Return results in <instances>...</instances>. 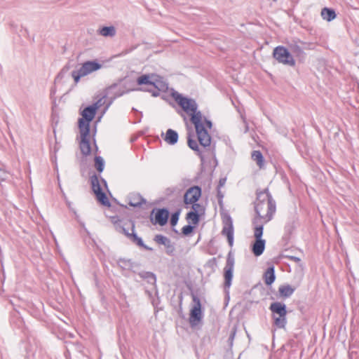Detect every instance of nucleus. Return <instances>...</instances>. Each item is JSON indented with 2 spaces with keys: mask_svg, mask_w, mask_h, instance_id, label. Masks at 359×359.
Instances as JSON below:
<instances>
[{
  "mask_svg": "<svg viewBox=\"0 0 359 359\" xmlns=\"http://www.w3.org/2000/svg\"><path fill=\"white\" fill-rule=\"evenodd\" d=\"M154 76H149V74H144L138 77L137 83L138 85H146L145 88H151L152 79Z\"/></svg>",
  "mask_w": 359,
  "mask_h": 359,
  "instance_id": "nucleus-24",
  "label": "nucleus"
},
{
  "mask_svg": "<svg viewBox=\"0 0 359 359\" xmlns=\"http://www.w3.org/2000/svg\"><path fill=\"white\" fill-rule=\"evenodd\" d=\"M234 267V257L231 252L229 253L226 259V266L224 269V287L229 288L231 285L233 278V271Z\"/></svg>",
  "mask_w": 359,
  "mask_h": 359,
  "instance_id": "nucleus-10",
  "label": "nucleus"
},
{
  "mask_svg": "<svg viewBox=\"0 0 359 359\" xmlns=\"http://www.w3.org/2000/svg\"><path fill=\"white\" fill-rule=\"evenodd\" d=\"M201 196V189L198 186H194L187 190L184 196V202L186 205L196 203Z\"/></svg>",
  "mask_w": 359,
  "mask_h": 359,
  "instance_id": "nucleus-13",
  "label": "nucleus"
},
{
  "mask_svg": "<svg viewBox=\"0 0 359 359\" xmlns=\"http://www.w3.org/2000/svg\"><path fill=\"white\" fill-rule=\"evenodd\" d=\"M70 67L69 65H66L60 71V72L58 74L57 76H62L64 74H65L69 69Z\"/></svg>",
  "mask_w": 359,
  "mask_h": 359,
  "instance_id": "nucleus-39",
  "label": "nucleus"
},
{
  "mask_svg": "<svg viewBox=\"0 0 359 359\" xmlns=\"http://www.w3.org/2000/svg\"><path fill=\"white\" fill-rule=\"evenodd\" d=\"M118 231L123 234H124L128 239L130 238L131 233H129L128 230H127L125 227L121 226L119 228Z\"/></svg>",
  "mask_w": 359,
  "mask_h": 359,
  "instance_id": "nucleus-37",
  "label": "nucleus"
},
{
  "mask_svg": "<svg viewBox=\"0 0 359 359\" xmlns=\"http://www.w3.org/2000/svg\"><path fill=\"white\" fill-rule=\"evenodd\" d=\"M90 183L92 189L96 195L98 201L100 202L103 205L109 207L110 202L108 200L105 193L102 191L98 177L95 174L90 177Z\"/></svg>",
  "mask_w": 359,
  "mask_h": 359,
  "instance_id": "nucleus-8",
  "label": "nucleus"
},
{
  "mask_svg": "<svg viewBox=\"0 0 359 359\" xmlns=\"http://www.w3.org/2000/svg\"><path fill=\"white\" fill-rule=\"evenodd\" d=\"M101 180H102V182L103 183V184L104 185V187H107V182L104 179H102Z\"/></svg>",
  "mask_w": 359,
  "mask_h": 359,
  "instance_id": "nucleus-44",
  "label": "nucleus"
},
{
  "mask_svg": "<svg viewBox=\"0 0 359 359\" xmlns=\"http://www.w3.org/2000/svg\"><path fill=\"white\" fill-rule=\"evenodd\" d=\"M192 299L194 302V306L192 307L190 312V323L191 324L195 323L196 322L200 321L202 318L201 313V304L200 299L196 296L193 294Z\"/></svg>",
  "mask_w": 359,
  "mask_h": 359,
  "instance_id": "nucleus-11",
  "label": "nucleus"
},
{
  "mask_svg": "<svg viewBox=\"0 0 359 359\" xmlns=\"http://www.w3.org/2000/svg\"><path fill=\"white\" fill-rule=\"evenodd\" d=\"M8 177V173L4 169L0 168V184L6 181Z\"/></svg>",
  "mask_w": 359,
  "mask_h": 359,
  "instance_id": "nucleus-33",
  "label": "nucleus"
},
{
  "mask_svg": "<svg viewBox=\"0 0 359 359\" xmlns=\"http://www.w3.org/2000/svg\"><path fill=\"white\" fill-rule=\"evenodd\" d=\"M217 197L219 199L222 200L224 197L223 194L222 193L220 189L217 188Z\"/></svg>",
  "mask_w": 359,
  "mask_h": 359,
  "instance_id": "nucleus-42",
  "label": "nucleus"
},
{
  "mask_svg": "<svg viewBox=\"0 0 359 359\" xmlns=\"http://www.w3.org/2000/svg\"><path fill=\"white\" fill-rule=\"evenodd\" d=\"M147 201L140 194H131L128 196V204L132 207H140Z\"/></svg>",
  "mask_w": 359,
  "mask_h": 359,
  "instance_id": "nucleus-16",
  "label": "nucleus"
},
{
  "mask_svg": "<svg viewBox=\"0 0 359 359\" xmlns=\"http://www.w3.org/2000/svg\"><path fill=\"white\" fill-rule=\"evenodd\" d=\"M179 215H180V213L178 212H174L173 214H172L170 221V225L172 226H175L177 224L178 219H179Z\"/></svg>",
  "mask_w": 359,
  "mask_h": 359,
  "instance_id": "nucleus-32",
  "label": "nucleus"
},
{
  "mask_svg": "<svg viewBox=\"0 0 359 359\" xmlns=\"http://www.w3.org/2000/svg\"><path fill=\"white\" fill-rule=\"evenodd\" d=\"M79 128L81 134L80 149L83 156H88L90 154L91 147L89 140L90 128L87 123L84 125L83 119L79 118Z\"/></svg>",
  "mask_w": 359,
  "mask_h": 359,
  "instance_id": "nucleus-5",
  "label": "nucleus"
},
{
  "mask_svg": "<svg viewBox=\"0 0 359 359\" xmlns=\"http://www.w3.org/2000/svg\"><path fill=\"white\" fill-rule=\"evenodd\" d=\"M117 264L123 270H131L133 268V262L131 259L120 258L117 261Z\"/></svg>",
  "mask_w": 359,
  "mask_h": 359,
  "instance_id": "nucleus-26",
  "label": "nucleus"
},
{
  "mask_svg": "<svg viewBox=\"0 0 359 359\" xmlns=\"http://www.w3.org/2000/svg\"><path fill=\"white\" fill-rule=\"evenodd\" d=\"M273 56L279 63L290 67L295 65V60L293 56L284 46H278L276 47L273 52Z\"/></svg>",
  "mask_w": 359,
  "mask_h": 359,
  "instance_id": "nucleus-7",
  "label": "nucleus"
},
{
  "mask_svg": "<svg viewBox=\"0 0 359 359\" xmlns=\"http://www.w3.org/2000/svg\"><path fill=\"white\" fill-rule=\"evenodd\" d=\"M170 238L168 237L163 236L161 234H157L155 236L154 241L159 245H166V243H168Z\"/></svg>",
  "mask_w": 359,
  "mask_h": 359,
  "instance_id": "nucleus-29",
  "label": "nucleus"
},
{
  "mask_svg": "<svg viewBox=\"0 0 359 359\" xmlns=\"http://www.w3.org/2000/svg\"><path fill=\"white\" fill-rule=\"evenodd\" d=\"M290 49L295 53L300 55L303 53L302 48L297 44H291Z\"/></svg>",
  "mask_w": 359,
  "mask_h": 359,
  "instance_id": "nucleus-35",
  "label": "nucleus"
},
{
  "mask_svg": "<svg viewBox=\"0 0 359 359\" xmlns=\"http://www.w3.org/2000/svg\"><path fill=\"white\" fill-rule=\"evenodd\" d=\"M187 143L189 147L194 151H199V147L196 140L191 139V136L189 135Z\"/></svg>",
  "mask_w": 359,
  "mask_h": 359,
  "instance_id": "nucleus-31",
  "label": "nucleus"
},
{
  "mask_svg": "<svg viewBox=\"0 0 359 359\" xmlns=\"http://www.w3.org/2000/svg\"><path fill=\"white\" fill-rule=\"evenodd\" d=\"M290 259L291 260H293L295 262H299L301 261L300 258L297 257H294V256H292L290 257Z\"/></svg>",
  "mask_w": 359,
  "mask_h": 359,
  "instance_id": "nucleus-43",
  "label": "nucleus"
},
{
  "mask_svg": "<svg viewBox=\"0 0 359 359\" xmlns=\"http://www.w3.org/2000/svg\"><path fill=\"white\" fill-rule=\"evenodd\" d=\"M101 100H99L96 103L90 105L86 107L82 111V118L83 119L84 125L87 123L88 128H90V122L94 118L95 115L96 114V110L100 106V102Z\"/></svg>",
  "mask_w": 359,
  "mask_h": 359,
  "instance_id": "nucleus-14",
  "label": "nucleus"
},
{
  "mask_svg": "<svg viewBox=\"0 0 359 359\" xmlns=\"http://www.w3.org/2000/svg\"><path fill=\"white\" fill-rule=\"evenodd\" d=\"M164 246L165 248V252L168 255H174L175 248L170 239L168 241V243H166V245H164Z\"/></svg>",
  "mask_w": 359,
  "mask_h": 359,
  "instance_id": "nucleus-30",
  "label": "nucleus"
},
{
  "mask_svg": "<svg viewBox=\"0 0 359 359\" xmlns=\"http://www.w3.org/2000/svg\"><path fill=\"white\" fill-rule=\"evenodd\" d=\"M264 282L267 285H271L276 279L274 267L271 266L267 269L264 273Z\"/></svg>",
  "mask_w": 359,
  "mask_h": 359,
  "instance_id": "nucleus-21",
  "label": "nucleus"
},
{
  "mask_svg": "<svg viewBox=\"0 0 359 359\" xmlns=\"http://www.w3.org/2000/svg\"><path fill=\"white\" fill-rule=\"evenodd\" d=\"M172 95L179 106L190 116V121L195 126L200 144L203 147H209L211 143V137L205 125L207 128H211L212 122L198 109V104L194 99L184 97L177 92L172 93Z\"/></svg>",
  "mask_w": 359,
  "mask_h": 359,
  "instance_id": "nucleus-1",
  "label": "nucleus"
},
{
  "mask_svg": "<svg viewBox=\"0 0 359 359\" xmlns=\"http://www.w3.org/2000/svg\"><path fill=\"white\" fill-rule=\"evenodd\" d=\"M276 210V202L268 189L257 191V198L255 202V210L257 217L252 221L256 226L262 224V226L272 219Z\"/></svg>",
  "mask_w": 359,
  "mask_h": 359,
  "instance_id": "nucleus-2",
  "label": "nucleus"
},
{
  "mask_svg": "<svg viewBox=\"0 0 359 359\" xmlns=\"http://www.w3.org/2000/svg\"><path fill=\"white\" fill-rule=\"evenodd\" d=\"M320 15L322 18L327 22L334 20L337 17L334 10L327 7L321 10Z\"/></svg>",
  "mask_w": 359,
  "mask_h": 359,
  "instance_id": "nucleus-19",
  "label": "nucleus"
},
{
  "mask_svg": "<svg viewBox=\"0 0 359 359\" xmlns=\"http://www.w3.org/2000/svg\"><path fill=\"white\" fill-rule=\"evenodd\" d=\"M97 34L104 37H114L116 34V30L114 26H104L97 30Z\"/></svg>",
  "mask_w": 359,
  "mask_h": 359,
  "instance_id": "nucleus-18",
  "label": "nucleus"
},
{
  "mask_svg": "<svg viewBox=\"0 0 359 359\" xmlns=\"http://www.w3.org/2000/svg\"><path fill=\"white\" fill-rule=\"evenodd\" d=\"M295 289L289 285H281L278 288V292L281 297L284 298L290 297L294 292Z\"/></svg>",
  "mask_w": 359,
  "mask_h": 359,
  "instance_id": "nucleus-23",
  "label": "nucleus"
},
{
  "mask_svg": "<svg viewBox=\"0 0 359 359\" xmlns=\"http://www.w3.org/2000/svg\"><path fill=\"white\" fill-rule=\"evenodd\" d=\"M102 68V65L95 60L86 61L81 67L72 72V76L75 84H77L82 77L86 76Z\"/></svg>",
  "mask_w": 359,
  "mask_h": 359,
  "instance_id": "nucleus-4",
  "label": "nucleus"
},
{
  "mask_svg": "<svg viewBox=\"0 0 359 359\" xmlns=\"http://www.w3.org/2000/svg\"><path fill=\"white\" fill-rule=\"evenodd\" d=\"M252 159L257 163V165L262 168L264 165V160L263 155L260 151H253L251 155Z\"/></svg>",
  "mask_w": 359,
  "mask_h": 359,
  "instance_id": "nucleus-25",
  "label": "nucleus"
},
{
  "mask_svg": "<svg viewBox=\"0 0 359 359\" xmlns=\"http://www.w3.org/2000/svg\"><path fill=\"white\" fill-rule=\"evenodd\" d=\"M169 212L165 208L158 209L155 215V223L161 226L165 225L168 219Z\"/></svg>",
  "mask_w": 359,
  "mask_h": 359,
  "instance_id": "nucleus-15",
  "label": "nucleus"
},
{
  "mask_svg": "<svg viewBox=\"0 0 359 359\" xmlns=\"http://www.w3.org/2000/svg\"><path fill=\"white\" fill-rule=\"evenodd\" d=\"M193 230H194V226L189 224V225H186V226H183L182 231L183 234L189 235V233H191L193 231Z\"/></svg>",
  "mask_w": 359,
  "mask_h": 359,
  "instance_id": "nucleus-34",
  "label": "nucleus"
},
{
  "mask_svg": "<svg viewBox=\"0 0 359 359\" xmlns=\"http://www.w3.org/2000/svg\"><path fill=\"white\" fill-rule=\"evenodd\" d=\"M223 224L222 234L226 236L229 245L232 247L233 245V226L230 216L224 219Z\"/></svg>",
  "mask_w": 359,
  "mask_h": 359,
  "instance_id": "nucleus-12",
  "label": "nucleus"
},
{
  "mask_svg": "<svg viewBox=\"0 0 359 359\" xmlns=\"http://www.w3.org/2000/svg\"><path fill=\"white\" fill-rule=\"evenodd\" d=\"M248 126H246L245 132L248 131Z\"/></svg>",
  "mask_w": 359,
  "mask_h": 359,
  "instance_id": "nucleus-45",
  "label": "nucleus"
},
{
  "mask_svg": "<svg viewBox=\"0 0 359 359\" xmlns=\"http://www.w3.org/2000/svg\"><path fill=\"white\" fill-rule=\"evenodd\" d=\"M293 229H294V224H293V222L288 223L285 226V230L288 233H291L292 231H293Z\"/></svg>",
  "mask_w": 359,
  "mask_h": 359,
  "instance_id": "nucleus-38",
  "label": "nucleus"
},
{
  "mask_svg": "<svg viewBox=\"0 0 359 359\" xmlns=\"http://www.w3.org/2000/svg\"><path fill=\"white\" fill-rule=\"evenodd\" d=\"M95 167L99 172H102L103 171L104 163L103 158L101 156H97L95 157Z\"/></svg>",
  "mask_w": 359,
  "mask_h": 359,
  "instance_id": "nucleus-28",
  "label": "nucleus"
},
{
  "mask_svg": "<svg viewBox=\"0 0 359 359\" xmlns=\"http://www.w3.org/2000/svg\"><path fill=\"white\" fill-rule=\"evenodd\" d=\"M168 88V83L163 80V78L155 76L152 79L151 88H144V90L151 93L152 96L157 97L161 91L165 92Z\"/></svg>",
  "mask_w": 359,
  "mask_h": 359,
  "instance_id": "nucleus-9",
  "label": "nucleus"
},
{
  "mask_svg": "<svg viewBox=\"0 0 359 359\" xmlns=\"http://www.w3.org/2000/svg\"><path fill=\"white\" fill-rule=\"evenodd\" d=\"M178 134L177 133L172 130V129H168L166 131L165 137L164 138V140L170 145H174L176 144L178 141Z\"/></svg>",
  "mask_w": 359,
  "mask_h": 359,
  "instance_id": "nucleus-20",
  "label": "nucleus"
},
{
  "mask_svg": "<svg viewBox=\"0 0 359 359\" xmlns=\"http://www.w3.org/2000/svg\"><path fill=\"white\" fill-rule=\"evenodd\" d=\"M190 205H192L191 206L192 210L191 212H196V213H198V211L201 208V205L199 203H197L196 202L194 203H191Z\"/></svg>",
  "mask_w": 359,
  "mask_h": 359,
  "instance_id": "nucleus-36",
  "label": "nucleus"
},
{
  "mask_svg": "<svg viewBox=\"0 0 359 359\" xmlns=\"http://www.w3.org/2000/svg\"><path fill=\"white\" fill-rule=\"evenodd\" d=\"M235 334H236V331L234 330L231 333V334L229 336V340L231 341V344H232V341L234 339Z\"/></svg>",
  "mask_w": 359,
  "mask_h": 359,
  "instance_id": "nucleus-41",
  "label": "nucleus"
},
{
  "mask_svg": "<svg viewBox=\"0 0 359 359\" xmlns=\"http://www.w3.org/2000/svg\"><path fill=\"white\" fill-rule=\"evenodd\" d=\"M132 231H133V232L131 233L130 238H129V240L131 242H133V243L136 244L139 247H141L147 250H149V251L153 250V248L144 245L142 239L140 237H138L137 235L135 233L134 224H133V226H132Z\"/></svg>",
  "mask_w": 359,
  "mask_h": 359,
  "instance_id": "nucleus-17",
  "label": "nucleus"
},
{
  "mask_svg": "<svg viewBox=\"0 0 359 359\" xmlns=\"http://www.w3.org/2000/svg\"><path fill=\"white\" fill-rule=\"evenodd\" d=\"M225 183H226V178H221L219 181V184H218L217 188L220 189L225 184Z\"/></svg>",
  "mask_w": 359,
  "mask_h": 359,
  "instance_id": "nucleus-40",
  "label": "nucleus"
},
{
  "mask_svg": "<svg viewBox=\"0 0 359 359\" xmlns=\"http://www.w3.org/2000/svg\"><path fill=\"white\" fill-rule=\"evenodd\" d=\"M264 226L262 224H257L254 226V236L255 241L252 245L253 254L258 257L262 255L265 249V240L262 239Z\"/></svg>",
  "mask_w": 359,
  "mask_h": 359,
  "instance_id": "nucleus-6",
  "label": "nucleus"
},
{
  "mask_svg": "<svg viewBox=\"0 0 359 359\" xmlns=\"http://www.w3.org/2000/svg\"><path fill=\"white\" fill-rule=\"evenodd\" d=\"M186 219L189 221V222H191L193 224L195 225L197 224L199 222V215L196 212H189L187 214Z\"/></svg>",
  "mask_w": 359,
  "mask_h": 359,
  "instance_id": "nucleus-27",
  "label": "nucleus"
},
{
  "mask_svg": "<svg viewBox=\"0 0 359 359\" xmlns=\"http://www.w3.org/2000/svg\"><path fill=\"white\" fill-rule=\"evenodd\" d=\"M138 276L144 280H147L148 283L155 285L156 282V277L154 273L149 271H142L138 273Z\"/></svg>",
  "mask_w": 359,
  "mask_h": 359,
  "instance_id": "nucleus-22",
  "label": "nucleus"
},
{
  "mask_svg": "<svg viewBox=\"0 0 359 359\" xmlns=\"http://www.w3.org/2000/svg\"><path fill=\"white\" fill-rule=\"evenodd\" d=\"M269 309L273 313V325L278 328H284L287 324L285 304L275 302L271 304Z\"/></svg>",
  "mask_w": 359,
  "mask_h": 359,
  "instance_id": "nucleus-3",
  "label": "nucleus"
}]
</instances>
